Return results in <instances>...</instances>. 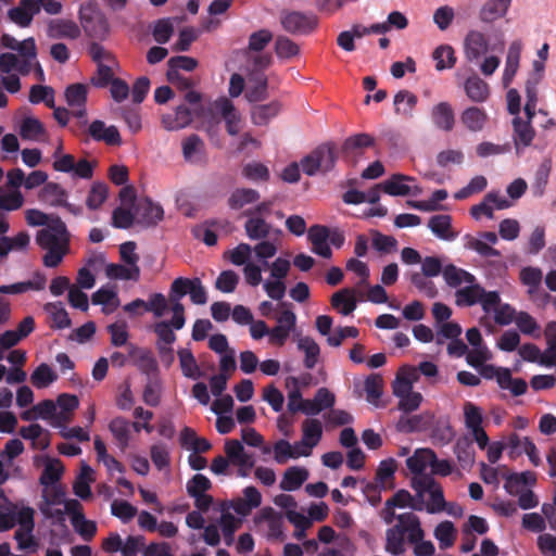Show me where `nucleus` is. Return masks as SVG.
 Returning <instances> with one entry per match:
<instances>
[{
	"label": "nucleus",
	"mask_w": 556,
	"mask_h": 556,
	"mask_svg": "<svg viewBox=\"0 0 556 556\" xmlns=\"http://www.w3.org/2000/svg\"><path fill=\"white\" fill-rule=\"evenodd\" d=\"M37 244L47 251L42 262L46 267H58L68 252L70 233L65 223L55 217L52 223L40 229L36 236Z\"/></svg>",
	"instance_id": "obj_1"
},
{
	"label": "nucleus",
	"mask_w": 556,
	"mask_h": 556,
	"mask_svg": "<svg viewBox=\"0 0 556 556\" xmlns=\"http://www.w3.org/2000/svg\"><path fill=\"white\" fill-rule=\"evenodd\" d=\"M425 539V530L421 527L420 518L414 513H403L397 521L386 530L387 553L397 556L406 551V542L415 543Z\"/></svg>",
	"instance_id": "obj_2"
},
{
	"label": "nucleus",
	"mask_w": 556,
	"mask_h": 556,
	"mask_svg": "<svg viewBox=\"0 0 556 556\" xmlns=\"http://www.w3.org/2000/svg\"><path fill=\"white\" fill-rule=\"evenodd\" d=\"M337 147L333 142L318 146L301 161L303 172L314 176L317 172L328 173L333 169L337 162Z\"/></svg>",
	"instance_id": "obj_3"
},
{
	"label": "nucleus",
	"mask_w": 556,
	"mask_h": 556,
	"mask_svg": "<svg viewBox=\"0 0 556 556\" xmlns=\"http://www.w3.org/2000/svg\"><path fill=\"white\" fill-rule=\"evenodd\" d=\"M318 16L313 12L282 11L280 24L285 31L292 36H307L318 27Z\"/></svg>",
	"instance_id": "obj_4"
},
{
	"label": "nucleus",
	"mask_w": 556,
	"mask_h": 556,
	"mask_svg": "<svg viewBox=\"0 0 556 556\" xmlns=\"http://www.w3.org/2000/svg\"><path fill=\"white\" fill-rule=\"evenodd\" d=\"M79 21L85 33L90 37H102L108 31V23L100 12L97 2L88 1L78 12Z\"/></svg>",
	"instance_id": "obj_5"
},
{
	"label": "nucleus",
	"mask_w": 556,
	"mask_h": 556,
	"mask_svg": "<svg viewBox=\"0 0 556 556\" xmlns=\"http://www.w3.org/2000/svg\"><path fill=\"white\" fill-rule=\"evenodd\" d=\"M420 491H428L430 498L425 508L428 514H437L445 509L446 502L441 484L431 476L425 475L421 481L416 482Z\"/></svg>",
	"instance_id": "obj_6"
},
{
	"label": "nucleus",
	"mask_w": 556,
	"mask_h": 556,
	"mask_svg": "<svg viewBox=\"0 0 556 556\" xmlns=\"http://www.w3.org/2000/svg\"><path fill=\"white\" fill-rule=\"evenodd\" d=\"M194 116H202L199 109H190L181 104L176 108L174 114H165L162 116V125L169 131L179 130L190 125Z\"/></svg>",
	"instance_id": "obj_7"
},
{
	"label": "nucleus",
	"mask_w": 556,
	"mask_h": 556,
	"mask_svg": "<svg viewBox=\"0 0 556 556\" xmlns=\"http://www.w3.org/2000/svg\"><path fill=\"white\" fill-rule=\"evenodd\" d=\"M513 140L517 155L523 153L525 148L530 147L535 137V130L530 121H523L520 116L513 118Z\"/></svg>",
	"instance_id": "obj_8"
},
{
	"label": "nucleus",
	"mask_w": 556,
	"mask_h": 556,
	"mask_svg": "<svg viewBox=\"0 0 556 556\" xmlns=\"http://www.w3.org/2000/svg\"><path fill=\"white\" fill-rule=\"evenodd\" d=\"M88 134L96 141H102L108 146L118 147L123 143L121 134L116 126H105L100 119L91 122L88 127Z\"/></svg>",
	"instance_id": "obj_9"
},
{
	"label": "nucleus",
	"mask_w": 556,
	"mask_h": 556,
	"mask_svg": "<svg viewBox=\"0 0 556 556\" xmlns=\"http://www.w3.org/2000/svg\"><path fill=\"white\" fill-rule=\"evenodd\" d=\"M414 180V177L407 175L393 174L391 178L381 184V188L387 194L393 197H405L410 193H413L414 195H418L421 192V189L418 186H415L413 189L410 186L405 184L406 181Z\"/></svg>",
	"instance_id": "obj_10"
},
{
	"label": "nucleus",
	"mask_w": 556,
	"mask_h": 556,
	"mask_svg": "<svg viewBox=\"0 0 556 556\" xmlns=\"http://www.w3.org/2000/svg\"><path fill=\"white\" fill-rule=\"evenodd\" d=\"M489 50V41L479 30H470L464 40L465 56L469 62L479 60Z\"/></svg>",
	"instance_id": "obj_11"
},
{
	"label": "nucleus",
	"mask_w": 556,
	"mask_h": 556,
	"mask_svg": "<svg viewBox=\"0 0 556 556\" xmlns=\"http://www.w3.org/2000/svg\"><path fill=\"white\" fill-rule=\"evenodd\" d=\"M374 144V138L368 134H357L345 139L342 146L343 157L349 162L355 163L364 149Z\"/></svg>",
	"instance_id": "obj_12"
},
{
	"label": "nucleus",
	"mask_w": 556,
	"mask_h": 556,
	"mask_svg": "<svg viewBox=\"0 0 556 556\" xmlns=\"http://www.w3.org/2000/svg\"><path fill=\"white\" fill-rule=\"evenodd\" d=\"M434 421V415L431 412H424L410 417H401L396 428L401 432H422L429 430Z\"/></svg>",
	"instance_id": "obj_13"
},
{
	"label": "nucleus",
	"mask_w": 556,
	"mask_h": 556,
	"mask_svg": "<svg viewBox=\"0 0 556 556\" xmlns=\"http://www.w3.org/2000/svg\"><path fill=\"white\" fill-rule=\"evenodd\" d=\"M137 222L144 226H154L164 217L163 207L150 199L141 200L136 206Z\"/></svg>",
	"instance_id": "obj_14"
},
{
	"label": "nucleus",
	"mask_w": 556,
	"mask_h": 556,
	"mask_svg": "<svg viewBox=\"0 0 556 556\" xmlns=\"http://www.w3.org/2000/svg\"><path fill=\"white\" fill-rule=\"evenodd\" d=\"M47 35L52 39L75 40L80 36V28L71 20L56 18L48 24Z\"/></svg>",
	"instance_id": "obj_15"
},
{
	"label": "nucleus",
	"mask_w": 556,
	"mask_h": 556,
	"mask_svg": "<svg viewBox=\"0 0 556 556\" xmlns=\"http://www.w3.org/2000/svg\"><path fill=\"white\" fill-rule=\"evenodd\" d=\"M522 43L520 40H515L510 43L505 62V70L502 77V83L507 88L514 80V77L519 68L520 55Z\"/></svg>",
	"instance_id": "obj_16"
},
{
	"label": "nucleus",
	"mask_w": 556,
	"mask_h": 556,
	"mask_svg": "<svg viewBox=\"0 0 556 556\" xmlns=\"http://www.w3.org/2000/svg\"><path fill=\"white\" fill-rule=\"evenodd\" d=\"M431 118L438 129L451 131L455 125V114L448 102H440L431 110Z\"/></svg>",
	"instance_id": "obj_17"
},
{
	"label": "nucleus",
	"mask_w": 556,
	"mask_h": 556,
	"mask_svg": "<svg viewBox=\"0 0 556 556\" xmlns=\"http://www.w3.org/2000/svg\"><path fill=\"white\" fill-rule=\"evenodd\" d=\"M432 233L441 240L453 241L457 232L452 229V217L446 214L433 215L428 220Z\"/></svg>",
	"instance_id": "obj_18"
},
{
	"label": "nucleus",
	"mask_w": 556,
	"mask_h": 556,
	"mask_svg": "<svg viewBox=\"0 0 556 556\" xmlns=\"http://www.w3.org/2000/svg\"><path fill=\"white\" fill-rule=\"evenodd\" d=\"M466 96L473 102H485L490 97V87L488 83L478 75L468 77L464 84Z\"/></svg>",
	"instance_id": "obj_19"
},
{
	"label": "nucleus",
	"mask_w": 556,
	"mask_h": 556,
	"mask_svg": "<svg viewBox=\"0 0 556 556\" xmlns=\"http://www.w3.org/2000/svg\"><path fill=\"white\" fill-rule=\"evenodd\" d=\"M330 302L334 309H338L342 315L348 316L357 306L355 290L350 288L341 289L332 294Z\"/></svg>",
	"instance_id": "obj_20"
},
{
	"label": "nucleus",
	"mask_w": 556,
	"mask_h": 556,
	"mask_svg": "<svg viewBox=\"0 0 556 556\" xmlns=\"http://www.w3.org/2000/svg\"><path fill=\"white\" fill-rule=\"evenodd\" d=\"M109 430L115 439L117 446L124 452L130 441V422L122 416L115 417L110 421Z\"/></svg>",
	"instance_id": "obj_21"
},
{
	"label": "nucleus",
	"mask_w": 556,
	"mask_h": 556,
	"mask_svg": "<svg viewBox=\"0 0 556 556\" xmlns=\"http://www.w3.org/2000/svg\"><path fill=\"white\" fill-rule=\"evenodd\" d=\"M217 108L226 123V130L230 136H236L240 131V116L236 111L232 102L226 98L219 100Z\"/></svg>",
	"instance_id": "obj_22"
},
{
	"label": "nucleus",
	"mask_w": 556,
	"mask_h": 556,
	"mask_svg": "<svg viewBox=\"0 0 556 556\" xmlns=\"http://www.w3.org/2000/svg\"><path fill=\"white\" fill-rule=\"evenodd\" d=\"M488 121L486 112L478 106H470L463 111L460 122L472 132L481 131Z\"/></svg>",
	"instance_id": "obj_23"
},
{
	"label": "nucleus",
	"mask_w": 556,
	"mask_h": 556,
	"mask_svg": "<svg viewBox=\"0 0 556 556\" xmlns=\"http://www.w3.org/2000/svg\"><path fill=\"white\" fill-rule=\"evenodd\" d=\"M397 470V463L394 458H387L379 463L375 473V480L388 490L395 488V472Z\"/></svg>",
	"instance_id": "obj_24"
},
{
	"label": "nucleus",
	"mask_w": 556,
	"mask_h": 556,
	"mask_svg": "<svg viewBox=\"0 0 556 556\" xmlns=\"http://www.w3.org/2000/svg\"><path fill=\"white\" fill-rule=\"evenodd\" d=\"M511 0H489L480 12L479 17L484 23H492L504 16L510 5Z\"/></svg>",
	"instance_id": "obj_25"
},
{
	"label": "nucleus",
	"mask_w": 556,
	"mask_h": 556,
	"mask_svg": "<svg viewBox=\"0 0 556 556\" xmlns=\"http://www.w3.org/2000/svg\"><path fill=\"white\" fill-rule=\"evenodd\" d=\"M434 459V451L431 448H417L412 456L406 459V466L414 476L426 475L425 469L430 466V460Z\"/></svg>",
	"instance_id": "obj_26"
},
{
	"label": "nucleus",
	"mask_w": 556,
	"mask_h": 556,
	"mask_svg": "<svg viewBox=\"0 0 556 556\" xmlns=\"http://www.w3.org/2000/svg\"><path fill=\"white\" fill-rule=\"evenodd\" d=\"M303 437L301 444L311 453L318 444L323 435V426L318 419H306L302 425Z\"/></svg>",
	"instance_id": "obj_27"
},
{
	"label": "nucleus",
	"mask_w": 556,
	"mask_h": 556,
	"mask_svg": "<svg viewBox=\"0 0 556 556\" xmlns=\"http://www.w3.org/2000/svg\"><path fill=\"white\" fill-rule=\"evenodd\" d=\"M20 135L25 140L41 141L47 137V131L38 118L28 116L21 123Z\"/></svg>",
	"instance_id": "obj_28"
},
{
	"label": "nucleus",
	"mask_w": 556,
	"mask_h": 556,
	"mask_svg": "<svg viewBox=\"0 0 556 556\" xmlns=\"http://www.w3.org/2000/svg\"><path fill=\"white\" fill-rule=\"evenodd\" d=\"M308 471L302 467H290L288 468L280 481V489L283 491H295L302 486L307 480Z\"/></svg>",
	"instance_id": "obj_29"
},
{
	"label": "nucleus",
	"mask_w": 556,
	"mask_h": 556,
	"mask_svg": "<svg viewBox=\"0 0 556 556\" xmlns=\"http://www.w3.org/2000/svg\"><path fill=\"white\" fill-rule=\"evenodd\" d=\"M249 218L244 223V230L251 240L266 239L270 231L271 226L263 217L247 215Z\"/></svg>",
	"instance_id": "obj_30"
},
{
	"label": "nucleus",
	"mask_w": 556,
	"mask_h": 556,
	"mask_svg": "<svg viewBox=\"0 0 556 556\" xmlns=\"http://www.w3.org/2000/svg\"><path fill=\"white\" fill-rule=\"evenodd\" d=\"M281 104L278 101H271L267 104L254 105L251 110L252 122L257 126L267 125L268 122L278 115Z\"/></svg>",
	"instance_id": "obj_31"
},
{
	"label": "nucleus",
	"mask_w": 556,
	"mask_h": 556,
	"mask_svg": "<svg viewBox=\"0 0 556 556\" xmlns=\"http://www.w3.org/2000/svg\"><path fill=\"white\" fill-rule=\"evenodd\" d=\"M64 467L60 459L46 458V466L39 478V483L45 488L58 484L61 480Z\"/></svg>",
	"instance_id": "obj_32"
},
{
	"label": "nucleus",
	"mask_w": 556,
	"mask_h": 556,
	"mask_svg": "<svg viewBox=\"0 0 556 556\" xmlns=\"http://www.w3.org/2000/svg\"><path fill=\"white\" fill-rule=\"evenodd\" d=\"M260 192L251 188H238L228 198V205L231 210H240L248 204L260 200Z\"/></svg>",
	"instance_id": "obj_33"
},
{
	"label": "nucleus",
	"mask_w": 556,
	"mask_h": 556,
	"mask_svg": "<svg viewBox=\"0 0 556 556\" xmlns=\"http://www.w3.org/2000/svg\"><path fill=\"white\" fill-rule=\"evenodd\" d=\"M483 292V288L473 282L469 283V286L460 288L455 292V302L456 305L460 307L472 306L475 304L480 303L481 294Z\"/></svg>",
	"instance_id": "obj_34"
},
{
	"label": "nucleus",
	"mask_w": 556,
	"mask_h": 556,
	"mask_svg": "<svg viewBox=\"0 0 556 556\" xmlns=\"http://www.w3.org/2000/svg\"><path fill=\"white\" fill-rule=\"evenodd\" d=\"M16 523V506L0 490V532L12 529Z\"/></svg>",
	"instance_id": "obj_35"
},
{
	"label": "nucleus",
	"mask_w": 556,
	"mask_h": 556,
	"mask_svg": "<svg viewBox=\"0 0 556 556\" xmlns=\"http://www.w3.org/2000/svg\"><path fill=\"white\" fill-rule=\"evenodd\" d=\"M66 197V191L56 182H47L39 193V199L52 206L65 204Z\"/></svg>",
	"instance_id": "obj_36"
},
{
	"label": "nucleus",
	"mask_w": 556,
	"mask_h": 556,
	"mask_svg": "<svg viewBox=\"0 0 556 556\" xmlns=\"http://www.w3.org/2000/svg\"><path fill=\"white\" fill-rule=\"evenodd\" d=\"M442 274L445 282L452 288H457L463 282H476V277L472 274L463 268H458L453 264L445 266Z\"/></svg>",
	"instance_id": "obj_37"
},
{
	"label": "nucleus",
	"mask_w": 556,
	"mask_h": 556,
	"mask_svg": "<svg viewBox=\"0 0 556 556\" xmlns=\"http://www.w3.org/2000/svg\"><path fill=\"white\" fill-rule=\"evenodd\" d=\"M547 348L543 352L541 365L553 367L556 362V321H549L545 327Z\"/></svg>",
	"instance_id": "obj_38"
},
{
	"label": "nucleus",
	"mask_w": 556,
	"mask_h": 556,
	"mask_svg": "<svg viewBox=\"0 0 556 556\" xmlns=\"http://www.w3.org/2000/svg\"><path fill=\"white\" fill-rule=\"evenodd\" d=\"M417 97L408 90H400L394 96V110L396 114H401L405 117L413 116V110L417 104Z\"/></svg>",
	"instance_id": "obj_39"
},
{
	"label": "nucleus",
	"mask_w": 556,
	"mask_h": 556,
	"mask_svg": "<svg viewBox=\"0 0 556 556\" xmlns=\"http://www.w3.org/2000/svg\"><path fill=\"white\" fill-rule=\"evenodd\" d=\"M43 309L50 315L52 328L64 329L71 326L72 321L62 302H50L45 304Z\"/></svg>",
	"instance_id": "obj_40"
},
{
	"label": "nucleus",
	"mask_w": 556,
	"mask_h": 556,
	"mask_svg": "<svg viewBox=\"0 0 556 556\" xmlns=\"http://www.w3.org/2000/svg\"><path fill=\"white\" fill-rule=\"evenodd\" d=\"M298 349L305 354L304 366L307 369H313L320 354L319 345L311 337H303L298 341Z\"/></svg>",
	"instance_id": "obj_41"
},
{
	"label": "nucleus",
	"mask_w": 556,
	"mask_h": 556,
	"mask_svg": "<svg viewBox=\"0 0 556 556\" xmlns=\"http://www.w3.org/2000/svg\"><path fill=\"white\" fill-rule=\"evenodd\" d=\"M56 372L46 363L40 364L30 375V382L37 389H43L58 380Z\"/></svg>",
	"instance_id": "obj_42"
},
{
	"label": "nucleus",
	"mask_w": 556,
	"mask_h": 556,
	"mask_svg": "<svg viewBox=\"0 0 556 556\" xmlns=\"http://www.w3.org/2000/svg\"><path fill=\"white\" fill-rule=\"evenodd\" d=\"M182 155L187 162H197L204 153V142L195 134L190 135L182 141Z\"/></svg>",
	"instance_id": "obj_43"
},
{
	"label": "nucleus",
	"mask_w": 556,
	"mask_h": 556,
	"mask_svg": "<svg viewBox=\"0 0 556 556\" xmlns=\"http://www.w3.org/2000/svg\"><path fill=\"white\" fill-rule=\"evenodd\" d=\"M105 274L110 279L138 281L140 278V268L111 263L106 265Z\"/></svg>",
	"instance_id": "obj_44"
},
{
	"label": "nucleus",
	"mask_w": 556,
	"mask_h": 556,
	"mask_svg": "<svg viewBox=\"0 0 556 556\" xmlns=\"http://www.w3.org/2000/svg\"><path fill=\"white\" fill-rule=\"evenodd\" d=\"M432 58L435 61V68L438 71L452 68L456 63L455 51L450 45H441L435 48Z\"/></svg>",
	"instance_id": "obj_45"
},
{
	"label": "nucleus",
	"mask_w": 556,
	"mask_h": 556,
	"mask_svg": "<svg viewBox=\"0 0 556 556\" xmlns=\"http://www.w3.org/2000/svg\"><path fill=\"white\" fill-rule=\"evenodd\" d=\"M466 243L465 248L477 252L480 256L484 258H500L502 256L501 252L486 242H484L480 238L472 237L467 235L465 237Z\"/></svg>",
	"instance_id": "obj_46"
},
{
	"label": "nucleus",
	"mask_w": 556,
	"mask_h": 556,
	"mask_svg": "<svg viewBox=\"0 0 556 556\" xmlns=\"http://www.w3.org/2000/svg\"><path fill=\"white\" fill-rule=\"evenodd\" d=\"M434 536L439 541L440 548H448L454 545L456 529L452 521L440 522L434 529Z\"/></svg>",
	"instance_id": "obj_47"
},
{
	"label": "nucleus",
	"mask_w": 556,
	"mask_h": 556,
	"mask_svg": "<svg viewBox=\"0 0 556 556\" xmlns=\"http://www.w3.org/2000/svg\"><path fill=\"white\" fill-rule=\"evenodd\" d=\"M454 453L462 467L466 468L475 462V451L470 440L466 437L459 438L454 445Z\"/></svg>",
	"instance_id": "obj_48"
},
{
	"label": "nucleus",
	"mask_w": 556,
	"mask_h": 556,
	"mask_svg": "<svg viewBox=\"0 0 556 556\" xmlns=\"http://www.w3.org/2000/svg\"><path fill=\"white\" fill-rule=\"evenodd\" d=\"M178 357L180 362L181 371L185 377L192 379H198L199 377H201V371L197 364L195 357L190 350H179Z\"/></svg>",
	"instance_id": "obj_49"
},
{
	"label": "nucleus",
	"mask_w": 556,
	"mask_h": 556,
	"mask_svg": "<svg viewBox=\"0 0 556 556\" xmlns=\"http://www.w3.org/2000/svg\"><path fill=\"white\" fill-rule=\"evenodd\" d=\"M275 452V460L278 464H285L288 458H298L299 456H308L309 452L307 450L304 451H293L292 445L286 440H279L274 445Z\"/></svg>",
	"instance_id": "obj_50"
},
{
	"label": "nucleus",
	"mask_w": 556,
	"mask_h": 556,
	"mask_svg": "<svg viewBox=\"0 0 556 556\" xmlns=\"http://www.w3.org/2000/svg\"><path fill=\"white\" fill-rule=\"evenodd\" d=\"M87 86L84 84H72L65 90V99L70 106L83 108L87 102Z\"/></svg>",
	"instance_id": "obj_51"
},
{
	"label": "nucleus",
	"mask_w": 556,
	"mask_h": 556,
	"mask_svg": "<svg viewBox=\"0 0 556 556\" xmlns=\"http://www.w3.org/2000/svg\"><path fill=\"white\" fill-rule=\"evenodd\" d=\"M465 426L468 430L473 431L482 428V410L472 402H465L463 406Z\"/></svg>",
	"instance_id": "obj_52"
},
{
	"label": "nucleus",
	"mask_w": 556,
	"mask_h": 556,
	"mask_svg": "<svg viewBox=\"0 0 556 556\" xmlns=\"http://www.w3.org/2000/svg\"><path fill=\"white\" fill-rule=\"evenodd\" d=\"M275 52L280 59H291L300 53V47L289 37L280 35L275 41Z\"/></svg>",
	"instance_id": "obj_53"
},
{
	"label": "nucleus",
	"mask_w": 556,
	"mask_h": 556,
	"mask_svg": "<svg viewBox=\"0 0 556 556\" xmlns=\"http://www.w3.org/2000/svg\"><path fill=\"white\" fill-rule=\"evenodd\" d=\"M383 380L379 374L369 375L364 382L367 401L376 404L382 395Z\"/></svg>",
	"instance_id": "obj_54"
},
{
	"label": "nucleus",
	"mask_w": 556,
	"mask_h": 556,
	"mask_svg": "<svg viewBox=\"0 0 556 556\" xmlns=\"http://www.w3.org/2000/svg\"><path fill=\"white\" fill-rule=\"evenodd\" d=\"M24 201V197L20 190L4 192L0 187V211H16L23 206Z\"/></svg>",
	"instance_id": "obj_55"
},
{
	"label": "nucleus",
	"mask_w": 556,
	"mask_h": 556,
	"mask_svg": "<svg viewBox=\"0 0 556 556\" xmlns=\"http://www.w3.org/2000/svg\"><path fill=\"white\" fill-rule=\"evenodd\" d=\"M72 525L75 531L85 540L91 541L97 533V523L87 520L85 515H76L72 517Z\"/></svg>",
	"instance_id": "obj_56"
},
{
	"label": "nucleus",
	"mask_w": 556,
	"mask_h": 556,
	"mask_svg": "<svg viewBox=\"0 0 556 556\" xmlns=\"http://www.w3.org/2000/svg\"><path fill=\"white\" fill-rule=\"evenodd\" d=\"M108 186L103 182H94L88 193L86 204L90 210L99 208L108 198Z\"/></svg>",
	"instance_id": "obj_57"
},
{
	"label": "nucleus",
	"mask_w": 556,
	"mask_h": 556,
	"mask_svg": "<svg viewBox=\"0 0 556 556\" xmlns=\"http://www.w3.org/2000/svg\"><path fill=\"white\" fill-rule=\"evenodd\" d=\"M242 175L252 181H267L269 179V170L261 162H251L243 166Z\"/></svg>",
	"instance_id": "obj_58"
},
{
	"label": "nucleus",
	"mask_w": 556,
	"mask_h": 556,
	"mask_svg": "<svg viewBox=\"0 0 556 556\" xmlns=\"http://www.w3.org/2000/svg\"><path fill=\"white\" fill-rule=\"evenodd\" d=\"M431 429V438L434 443L445 445L454 438V431L447 421L433 422Z\"/></svg>",
	"instance_id": "obj_59"
},
{
	"label": "nucleus",
	"mask_w": 556,
	"mask_h": 556,
	"mask_svg": "<svg viewBox=\"0 0 556 556\" xmlns=\"http://www.w3.org/2000/svg\"><path fill=\"white\" fill-rule=\"evenodd\" d=\"M222 532L224 535V541L227 546L232 545L233 535L239 527L238 520L230 513H223L219 521Z\"/></svg>",
	"instance_id": "obj_60"
},
{
	"label": "nucleus",
	"mask_w": 556,
	"mask_h": 556,
	"mask_svg": "<svg viewBox=\"0 0 556 556\" xmlns=\"http://www.w3.org/2000/svg\"><path fill=\"white\" fill-rule=\"evenodd\" d=\"M388 500L395 508L409 507L414 510L421 511V503H416L415 497H413L407 490L401 489Z\"/></svg>",
	"instance_id": "obj_61"
},
{
	"label": "nucleus",
	"mask_w": 556,
	"mask_h": 556,
	"mask_svg": "<svg viewBox=\"0 0 556 556\" xmlns=\"http://www.w3.org/2000/svg\"><path fill=\"white\" fill-rule=\"evenodd\" d=\"M168 308V301L163 293H152L146 301V312H151L156 318L164 316Z\"/></svg>",
	"instance_id": "obj_62"
},
{
	"label": "nucleus",
	"mask_w": 556,
	"mask_h": 556,
	"mask_svg": "<svg viewBox=\"0 0 556 556\" xmlns=\"http://www.w3.org/2000/svg\"><path fill=\"white\" fill-rule=\"evenodd\" d=\"M137 508L127 501H113L111 513L119 518L123 522H128L137 515Z\"/></svg>",
	"instance_id": "obj_63"
},
{
	"label": "nucleus",
	"mask_w": 556,
	"mask_h": 556,
	"mask_svg": "<svg viewBox=\"0 0 556 556\" xmlns=\"http://www.w3.org/2000/svg\"><path fill=\"white\" fill-rule=\"evenodd\" d=\"M174 33V26L168 18L159 20L153 27V38L157 43H166L169 41Z\"/></svg>",
	"instance_id": "obj_64"
}]
</instances>
